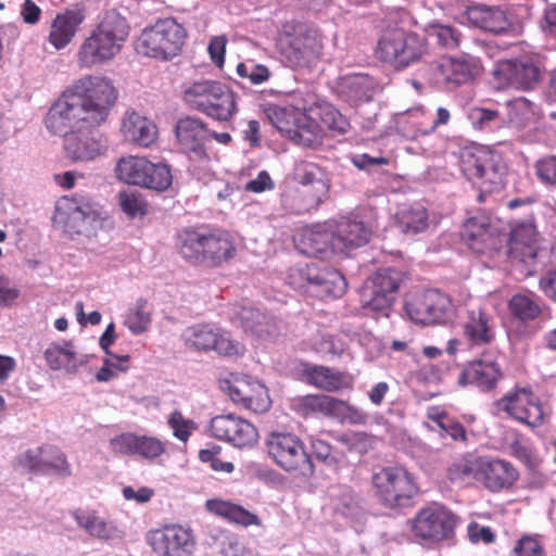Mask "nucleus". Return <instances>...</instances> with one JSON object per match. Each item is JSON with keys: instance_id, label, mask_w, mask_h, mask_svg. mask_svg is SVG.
I'll return each instance as SVG.
<instances>
[{"instance_id": "48", "label": "nucleus", "mask_w": 556, "mask_h": 556, "mask_svg": "<svg viewBox=\"0 0 556 556\" xmlns=\"http://www.w3.org/2000/svg\"><path fill=\"white\" fill-rule=\"evenodd\" d=\"M345 401L325 395H307L302 399V404L307 412L321 414L339 421Z\"/></svg>"}, {"instance_id": "50", "label": "nucleus", "mask_w": 556, "mask_h": 556, "mask_svg": "<svg viewBox=\"0 0 556 556\" xmlns=\"http://www.w3.org/2000/svg\"><path fill=\"white\" fill-rule=\"evenodd\" d=\"M468 118L472 126L480 130H493L505 124L503 112L485 108H471L468 112Z\"/></svg>"}, {"instance_id": "63", "label": "nucleus", "mask_w": 556, "mask_h": 556, "mask_svg": "<svg viewBox=\"0 0 556 556\" xmlns=\"http://www.w3.org/2000/svg\"><path fill=\"white\" fill-rule=\"evenodd\" d=\"M467 532L468 538L472 543L483 542L485 544H490L495 540V534L493 533L491 528L482 527L477 522L469 523Z\"/></svg>"}, {"instance_id": "26", "label": "nucleus", "mask_w": 556, "mask_h": 556, "mask_svg": "<svg viewBox=\"0 0 556 556\" xmlns=\"http://www.w3.org/2000/svg\"><path fill=\"white\" fill-rule=\"evenodd\" d=\"M85 20L86 8L81 3L58 13L51 23L48 36L49 43L56 50L64 49L72 42Z\"/></svg>"}, {"instance_id": "52", "label": "nucleus", "mask_w": 556, "mask_h": 556, "mask_svg": "<svg viewBox=\"0 0 556 556\" xmlns=\"http://www.w3.org/2000/svg\"><path fill=\"white\" fill-rule=\"evenodd\" d=\"M151 323V313L148 309L147 301L139 300L130 308L125 318V325L134 334H140L148 330Z\"/></svg>"}, {"instance_id": "16", "label": "nucleus", "mask_w": 556, "mask_h": 556, "mask_svg": "<svg viewBox=\"0 0 556 556\" xmlns=\"http://www.w3.org/2000/svg\"><path fill=\"white\" fill-rule=\"evenodd\" d=\"M350 127L348 119L331 104L318 101L308 108V121L302 126L300 144L315 148L323 143L327 131L345 134Z\"/></svg>"}, {"instance_id": "22", "label": "nucleus", "mask_w": 556, "mask_h": 556, "mask_svg": "<svg viewBox=\"0 0 556 556\" xmlns=\"http://www.w3.org/2000/svg\"><path fill=\"white\" fill-rule=\"evenodd\" d=\"M503 378V371L494 353H484L480 358L466 363L458 376L462 387L475 386L481 391H492Z\"/></svg>"}, {"instance_id": "53", "label": "nucleus", "mask_w": 556, "mask_h": 556, "mask_svg": "<svg viewBox=\"0 0 556 556\" xmlns=\"http://www.w3.org/2000/svg\"><path fill=\"white\" fill-rule=\"evenodd\" d=\"M122 211L129 217H141L147 214L148 204L142 194L135 190H124L118 193Z\"/></svg>"}, {"instance_id": "61", "label": "nucleus", "mask_w": 556, "mask_h": 556, "mask_svg": "<svg viewBox=\"0 0 556 556\" xmlns=\"http://www.w3.org/2000/svg\"><path fill=\"white\" fill-rule=\"evenodd\" d=\"M296 176L303 185H311L315 181L321 182L318 178V176H321V168L313 163H303L298 166Z\"/></svg>"}, {"instance_id": "55", "label": "nucleus", "mask_w": 556, "mask_h": 556, "mask_svg": "<svg viewBox=\"0 0 556 556\" xmlns=\"http://www.w3.org/2000/svg\"><path fill=\"white\" fill-rule=\"evenodd\" d=\"M236 72L240 78L249 80L252 85L266 83L271 76L267 66L255 63L251 59L239 63Z\"/></svg>"}, {"instance_id": "54", "label": "nucleus", "mask_w": 556, "mask_h": 556, "mask_svg": "<svg viewBox=\"0 0 556 556\" xmlns=\"http://www.w3.org/2000/svg\"><path fill=\"white\" fill-rule=\"evenodd\" d=\"M511 556H545L543 536L540 534H523L515 543Z\"/></svg>"}, {"instance_id": "19", "label": "nucleus", "mask_w": 556, "mask_h": 556, "mask_svg": "<svg viewBox=\"0 0 556 556\" xmlns=\"http://www.w3.org/2000/svg\"><path fill=\"white\" fill-rule=\"evenodd\" d=\"M412 320L420 324L444 323L452 318L455 307L451 299L439 290H427L405 304Z\"/></svg>"}, {"instance_id": "6", "label": "nucleus", "mask_w": 556, "mask_h": 556, "mask_svg": "<svg viewBox=\"0 0 556 556\" xmlns=\"http://www.w3.org/2000/svg\"><path fill=\"white\" fill-rule=\"evenodd\" d=\"M188 33L175 18L157 20L152 26L142 30L135 48L139 54L159 60H172L184 49Z\"/></svg>"}, {"instance_id": "37", "label": "nucleus", "mask_w": 556, "mask_h": 556, "mask_svg": "<svg viewBox=\"0 0 556 556\" xmlns=\"http://www.w3.org/2000/svg\"><path fill=\"white\" fill-rule=\"evenodd\" d=\"M211 97L206 116L220 122H230L238 113V96L227 85L218 81Z\"/></svg>"}, {"instance_id": "28", "label": "nucleus", "mask_w": 556, "mask_h": 556, "mask_svg": "<svg viewBox=\"0 0 556 556\" xmlns=\"http://www.w3.org/2000/svg\"><path fill=\"white\" fill-rule=\"evenodd\" d=\"M519 479L518 469L508 460L483 457L480 483L491 492L511 489Z\"/></svg>"}, {"instance_id": "10", "label": "nucleus", "mask_w": 556, "mask_h": 556, "mask_svg": "<svg viewBox=\"0 0 556 556\" xmlns=\"http://www.w3.org/2000/svg\"><path fill=\"white\" fill-rule=\"evenodd\" d=\"M426 52V45L417 35L401 28L386 30L376 50L377 58L395 70H402L418 61Z\"/></svg>"}, {"instance_id": "41", "label": "nucleus", "mask_w": 556, "mask_h": 556, "mask_svg": "<svg viewBox=\"0 0 556 556\" xmlns=\"http://www.w3.org/2000/svg\"><path fill=\"white\" fill-rule=\"evenodd\" d=\"M394 219L400 230L406 235H416L428 228V212L420 204L401 205Z\"/></svg>"}, {"instance_id": "12", "label": "nucleus", "mask_w": 556, "mask_h": 556, "mask_svg": "<svg viewBox=\"0 0 556 556\" xmlns=\"http://www.w3.org/2000/svg\"><path fill=\"white\" fill-rule=\"evenodd\" d=\"M101 223V207L83 197H63L56 202L53 224L65 232L89 233Z\"/></svg>"}, {"instance_id": "3", "label": "nucleus", "mask_w": 556, "mask_h": 556, "mask_svg": "<svg viewBox=\"0 0 556 556\" xmlns=\"http://www.w3.org/2000/svg\"><path fill=\"white\" fill-rule=\"evenodd\" d=\"M355 217H342L333 231L320 226L305 228L294 237L296 249L308 256L324 258L329 253L348 254L350 250L368 242L374 224Z\"/></svg>"}, {"instance_id": "14", "label": "nucleus", "mask_w": 556, "mask_h": 556, "mask_svg": "<svg viewBox=\"0 0 556 556\" xmlns=\"http://www.w3.org/2000/svg\"><path fill=\"white\" fill-rule=\"evenodd\" d=\"M495 407L516 421L531 428L542 426L548 417V410L531 388H515L496 401Z\"/></svg>"}, {"instance_id": "24", "label": "nucleus", "mask_w": 556, "mask_h": 556, "mask_svg": "<svg viewBox=\"0 0 556 556\" xmlns=\"http://www.w3.org/2000/svg\"><path fill=\"white\" fill-rule=\"evenodd\" d=\"M110 448L116 455L139 456L147 460H154L165 453L166 445L155 437L124 432L110 440Z\"/></svg>"}, {"instance_id": "33", "label": "nucleus", "mask_w": 556, "mask_h": 556, "mask_svg": "<svg viewBox=\"0 0 556 556\" xmlns=\"http://www.w3.org/2000/svg\"><path fill=\"white\" fill-rule=\"evenodd\" d=\"M464 337L472 346L490 344L496 334V323L482 309L470 311L463 325Z\"/></svg>"}, {"instance_id": "25", "label": "nucleus", "mask_w": 556, "mask_h": 556, "mask_svg": "<svg viewBox=\"0 0 556 556\" xmlns=\"http://www.w3.org/2000/svg\"><path fill=\"white\" fill-rule=\"evenodd\" d=\"M206 126L199 118H181L176 125L177 140L192 163L207 165L211 161L204 142Z\"/></svg>"}, {"instance_id": "38", "label": "nucleus", "mask_w": 556, "mask_h": 556, "mask_svg": "<svg viewBox=\"0 0 556 556\" xmlns=\"http://www.w3.org/2000/svg\"><path fill=\"white\" fill-rule=\"evenodd\" d=\"M205 508L213 515H216L229 523L241 527L261 526L260 518L236 503L220 498L207 500Z\"/></svg>"}, {"instance_id": "56", "label": "nucleus", "mask_w": 556, "mask_h": 556, "mask_svg": "<svg viewBox=\"0 0 556 556\" xmlns=\"http://www.w3.org/2000/svg\"><path fill=\"white\" fill-rule=\"evenodd\" d=\"M168 426L173 430L175 438L182 442H187L192 432L197 429L193 420L182 416L178 410L170 414L168 418Z\"/></svg>"}, {"instance_id": "7", "label": "nucleus", "mask_w": 556, "mask_h": 556, "mask_svg": "<svg viewBox=\"0 0 556 556\" xmlns=\"http://www.w3.org/2000/svg\"><path fill=\"white\" fill-rule=\"evenodd\" d=\"M458 517L440 503H430L417 511L409 521L412 539L424 546L433 547L455 534Z\"/></svg>"}, {"instance_id": "42", "label": "nucleus", "mask_w": 556, "mask_h": 556, "mask_svg": "<svg viewBox=\"0 0 556 556\" xmlns=\"http://www.w3.org/2000/svg\"><path fill=\"white\" fill-rule=\"evenodd\" d=\"M218 81L202 79L187 84L182 90L184 102L192 110L206 115L211 97Z\"/></svg>"}, {"instance_id": "29", "label": "nucleus", "mask_w": 556, "mask_h": 556, "mask_svg": "<svg viewBox=\"0 0 556 556\" xmlns=\"http://www.w3.org/2000/svg\"><path fill=\"white\" fill-rule=\"evenodd\" d=\"M302 376L308 384L327 392L349 390L354 386V377L351 374L321 365L305 364Z\"/></svg>"}, {"instance_id": "18", "label": "nucleus", "mask_w": 556, "mask_h": 556, "mask_svg": "<svg viewBox=\"0 0 556 556\" xmlns=\"http://www.w3.org/2000/svg\"><path fill=\"white\" fill-rule=\"evenodd\" d=\"M147 542L159 556H191L195 538L191 529L167 525L148 532Z\"/></svg>"}, {"instance_id": "1", "label": "nucleus", "mask_w": 556, "mask_h": 556, "mask_svg": "<svg viewBox=\"0 0 556 556\" xmlns=\"http://www.w3.org/2000/svg\"><path fill=\"white\" fill-rule=\"evenodd\" d=\"M117 99L113 83L100 75L75 80L50 108L45 123L50 132L62 136L72 161H92L104 154L105 143L93 129L104 123Z\"/></svg>"}, {"instance_id": "40", "label": "nucleus", "mask_w": 556, "mask_h": 556, "mask_svg": "<svg viewBox=\"0 0 556 556\" xmlns=\"http://www.w3.org/2000/svg\"><path fill=\"white\" fill-rule=\"evenodd\" d=\"M233 321L240 324L244 332L263 340L273 337L276 330V325L253 307H242L236 312Z\"/></svg>"}, {"instance_id": "35", "label": "nucleus", "mask_w": 556, "mask_h": 556, "mask_svg": "<svg viewBox=\"0 0 556 556\" xmlns=\"http://www.w3.org/2000/svg\"><path fill=\"white\" fill-rule=\"evenodd\" d=\"M469 24L484 31L503 33L510 26L505 11L500 8L475 5L466 11Z\"/></svg>"}, {"instance_id": "9", "label": "nucleus", "mask_w": 556, "mask_h": 556, "mask_svg": "<svg viewBox=\"0 0 556 556\" xmlns=\"http://www.w3.org/2000/svg\"><path fill=\"white\" fill-rule=\"evenodd\" d=\"M268 456L282 470L296 475L313 473L314 466L304 442L291 432H270L265 442Z\"/></svg>"}, {"instance_id": "32", "label": "nucleus", "mask_w": 556, "mask_h": 556, "mask_svg": "<svg viewBox=\"0 0 556 556\" xmlns=\"http://www.w3.org/2000/svg\"><path fill=\"white\" fill-rule=\"evenodd\" d=\"M121 131L125 140L143 148L150 147L157 139L155 123L135 111L125 114Z\"/></svg>"}, {"instance_id": "23", "label": "nucleus", "mask_w": 556, "mask_h": 556, "mask_svg": "<svg viewBox=\"0 0 556 556\" xmlns=\"http://www.w3.org/2000/svg\"><path fill=\"white\" fill-rule=\"evenodd\" d=\"M323 36L318 30L309 29L291 38L282 48V54L293 67H306L315 64L323 55Z\"/></svg>"}, {"instance_id": "46", "label": "nucleus", "mask_w": 556, "mask_h": 556, "mask_svg": "<svg viewBox=\"0 0 556 556\" xmlns=\"http://www.w3.org/2000/svg\"><path fill=\"white\" fill-rule=\"evenodd\" d=\"M483 457L466 456L456 459L448 468V478L455 482H480Z\"/></svg>"}, {"instance_id": "43", "label": "nucleus", "mask_w": 556, "mask_h": 556, "mask_svg": "<svg viewBox=\"0 0 556 556\" xmlns=\"http://www.w3.org/2000/svg\"><path fill=\"white\" fill-rule=\"evenodd\" d=\"M204 236L192 229H184L178 233V252L187 262L204 265Z\"/></svg>"}, {"instance_id": "58", "label": "nucleus", "mask_w": 556, "mask_h": 556, "mask_svg": "<svg viewBox=\"0 0 556 556\" xmlns=\"http://www.w3.org/2000/svg\"><path fill=\"white\" fill-rule=\"evenodd\" d=\"M219 446L212 448L201 450L199 452V458L202 463L208 464L214 471H224L230 473L233 471L235 466L230 462H224L219 458L220 453Z\"/></svg>"}, {"instance_id": "8", "label": "nucleus", "mask_w": 556, "mask_h": 556, "mask_svg": "<svg viewBox=\"0 0 556 556\" xmlns=\"http://www.w3.org/2000/svg\"><path fill=\"white\" fill-rule=\"evenodd\" d=\"M116 178L127 185L164 191L172 185V172L163 162H152L146 156H122L115 166Z\"/></svg>"}, {"instance_id": "11", "label": "nucleus", "mask_w": 556, "mask_h": 556, "mask_svg": "<svg viewBox=\"0 0 556 556\" xmlns=\"http://www.w3.org/2000/svg\"><path fill=\"white\" fill-rule=\"evenodd\" d=\"M371 482L375 495L390 507L401 506L419 493L415 477L401 466L378 469Z\"/></svg>"}, {"instance_id": "5", "label": "nucleus", "mask_w": 556, "mask_h": 556, "mask_svg": "<svg viewBox=\"0 0 556 556\" xmlns=\"http://www.w3.org/2000/svg\"><path fill=\"white\" fill-rule=\"evenodd\" d=\"M460 166L464 175L479 189V201H484V194L500 190L506 164L502 154L494 148L472 144L462 150Z\"/></svg>"}, {"instance_id": "2", "label": "nucleus", "mask_w": 556, "mask_h": 556, "mask_svg": "<svg viewBox=\"0 0 556 556\" xmlns=\"http://www.w3.org/2000/svg\"><path fill=\"white\" fill-rule=\"evenodd\" d=\"M536 228L531 222L507 224L500 218L478 215L467 219L462 239L488 266L506 261L528 263L538 254Z\"/></svg>"}, {"instance_id": "47", "label": "nucleus", "mask_w": 556, "mask_h": 556, "mask_svg": "<svg viewBox=\"0 0 556 556\" xmlns=\"http://www.w3.org/2000/svg\"><path fill=\"white\" fill-rule=\"evenodd\" d=\"M508 308L521 321L535 320L542 314L541 303L534 294H515L508 302Z\"/></svg>"}, {"instance_id": "60", "label": "nucleus", "mask_w": 556, "mask_h": 556, "mask_svg": "<svg viewBox=\"0 0 556 556\" xmlns=\"http://www.w3.org/2000/svg\"><path fill=\"white\" fill-rule=\"evenodd\" d=\"M226 46L227 37L225 35H220L213 37L207 47L212 62L219 68L223 67L225 63Z\"/></svg>"}, {"instance_id": "27", "label": "nucleus", "mask_w": 556, "mask_h": 556, "mask_svg": "<svg viewBox=\"0 0 556 556\" xmlns=\"http://www.w3.org/2000/svg\"><path fill=\"white\" fill-rule=\"evenodd\" d=\"M18 466L29 472L70 475V466L64 454L54 446H43L37 452H27L18 459Z\"/></svg>"}, {"instance_id": "62", "label": "nucleus", "mask_w": 556, "mask_h": 556, "mask_svg": "<svg viewBox=\"0 0 556 556\" xmlns=\"http://www.w3.org/2000/svg\"><path fill=\"white\" fill-rule=\"evenodd\" d=\"M367 418L368 417L365 412L353 405H350L348 402H344L339 422L351 425H364L366 424Z\"/></svg>"}, {"instance_id": "49", "label": "nucleus", "mask_w": 556, "mask_h": 556, "mask_svg": "<svg viewBox=\"0 0 556 556\" xmlns=\"http://www.w3.org/2000/svg\"><path fill=\"white\" fill-rule=\"evenodd\" d=\"M505 124H511L516 127H523L535 119V106L526 98H516L508 101L505 106Z\"/></svg>"}, {"instance_id": "39", "label": "nucleus", "mask_w": 556, "mask_h": 556, "mask_svg": "<svg viewBox=\"0 0 556 556\" xmlns=\"http://www.w3.org/2000/svg\"><path fill=\"white\" fill-rule=\"evenodd\" d=\"M397 125L403 136L408 139H417L434 131L433 117L422 106L406 111L401 115Z\"/></svg>"}, {"instance_id": "34", "label": "nucleus", "mask_w": 556, "mask_h": 556, "mask_svg": "<svg viewBox=\"0 0 556 556\" xmlns=\"http://www.w3.org/2000/svg\"><path fill=\"white\" fill-rule=\"evenodd\" d=\"M269 118L279 131L286 132L300 144L302 126H306L308 121V108L301 110L293 105L275 106L269 111Z\"/></svg>"}, {"instance_id": "20", "label": "nucleus", "mask_w": 556, "mask_h": 556, "mask_svg": "<svg viewBox=\"0 0 556 556\" xmlns=\"http://www.w3.org/2000/svg\"><path fill=\"white\" fill-rule=\"evenodd\" d=\"M210 430L214 438L241 450L254 447L260 439L257 428L235 414L215 416L210 422Z\"/></svg>"}, {"instance_id": "51", "label": "nucleus", "mask_w": 556, "mask_h": 556, "mask_svg": "<svg viewBox=\"0 0 556 556\" xmlns=\"http://www.w3.org/2000/svg\"><path fill=\"white\" fill-rule=\"evenodd\" d=\"M427 417L452 439L462 441L466 439V431L463 425L452 419L441 407H429Z\"/></svg>"}, {"instance_id": "45", "label": "nucleus", "mask_w": 556, "mask_h": 556, "mask_svg": "<svg viewBox=\"0 0 556 556\" xmlns=\"http://www.w3.org/2000/svg\"><path fill=\"white\" fill-rule=\"evenodd\" d=\"M45 358L52 370L74 371L77 367L76 352L71 342L50 344L45 351Z\"/></svg>"}, {"instance_id": "13", "label": "nucleus", "mask_w": 556, "mask_h": 556, "mask_svg": "<svg viewBox=\"0 0 556 556\" xmlns=\"http://www.w3.org/2000/svg\"><path fill=\"white\" fill-rule=\"evenodd\" d=\"M401 282L402 275L399 270L384 268L376 271L366 281L362 292L364 308L375 318L389 317Z\"/></svg>"}, {"instance_id": "57", "label": "nucleus", "mask_w": 556, "mask_h": 556, "mask_svg": "<svg viewBox=\"0 0 556 556\" xmlns=\"http://www.w3.org/2000/svg\"><path fill=\"white\" fill-rule=\"evenodd\" d=\"M429 35L435 37L438 43L447 49L457 48L460 42L459 31L446 25H432Z\"/></svg>"}, {"instance_id": "15", "label": "nucleus", "mask_w": 556, "mask_h": 556, "mask_svg": "<svg viewBox=\"0 0 556 556\" xmlns=\"http://www.w3.org/2000/svg\"><path fill=\"white\" fill-rule=\"evenodd\" d=\"M219 388L235 404L255 414H264L271 406L268 389L253 377L229 374L219 379Z\"/></svg>"}, {"instance_id": "30", "label": "nucleus", "mask_w": 556, "mask_h": 556, "mask_svg": "<svg viewBox=\"0 0 556 556\" xmlns=\"http://www.w3.org/2000/svg\"><path fill=\"white\" fill-rule=\"evenodd\" d=\"M306 281L316 288L320 298H340L346 291L344 276L333 268L321 269L318 263H311L306 266Z\"/></svg>"}, {"instance_id": "4", "label": "nucleus", "mask_w": 556, "mask_h": 556, "mask_svg": "<svg viewBox=\"0 0 556 556\" xmlns=\"http://www.w3.org/2000/svg\"><path fill=\"white\" fill-rule=\"evenodd\" d=\"M128 35L126 18L115 10L105 12L77 51L79 67L91 68L112 61L122 51Z\"/></svg>"}, {"instance_id": "31", "label": "nucleus", "mask_w": 556, "mask_h": 556, "mask_svg": "<svg viewBox=\"0 0 556 556\" xmlns=\"http://www.w3.org/2000/svg\"><path fill=\"white\" fill-rule=\"evenodd\" d=\"M482 71L480 61L471 55L442 59L439 72L446 83L464 85L475 80Z\"/></svg>"}, {"instance_id": "44", "label": "nucleus", "mask_w": 556, "mask_h": 556, "mask_svg": "<svg viewBox=\"0 0 556 556\" xmlns=\"http://www.w3.org/2000/svg\"><path fill=\"white\" fill-rule=\"evenodd\" d=\"M75 519L91 536L111 540L121 536L119 530L112 523L99 517L96 511L78 510L75 513Z\"/></svg>"}, {"instance_id": "17", "label": "nucleus", "mask_w": 556, "mask_h": 556, "mask_svg": "<svg viewBox=\"0 0 556 556\" xmlns=\"http://www.w3.org/2000/svg\"><path fill=\"white\" fill-rule=\"evenodd\" d=\"M540 75L538 55H525L517 61H498L493 70V85L497 89L506 87L529 89L539 81Z\"/></svg>"}, {"instance_id": "36", "label": "nucleus", "mask_w": 556, "mask_h": 556, "mask_svg": "<svg viewBox=\"0 0 556 556\" xmlns=\"http://www.w3.org/2000/svg\"><path fill=\"white\" fill-rule=\"evenodd\" d=\"M236 254V245L230 233L216 231L204 236V265L219 266Z\"/></svg>"}, {"instance_id": "21", "label": "nucleus", "mask_w": 556, "mask_h": 556, "mask_svg": "<svg viewBox=\"0 0 556 556\" xmlns=\"http://www.w3.org/2000/svg\"><path fill=\"white\" fill-rule=\"evenodd\" d=\"M184 338L186 344L199 351L214 350L224 356L243 354V345L230 340L228 333L213 325H198L188 328Z\"/></svg>"}, {"instance_id": "59", "label": "nucleus", "mask_w": 556, "mask_h": 556, "mask_svg": "<svg viewBox=\"0 0 556 556\" xmlns=\"http://www.w3.org/2000/svg\"><path fill=\"white\" fill-rule=\"evenodd\" d=\"M538 178L545 185L556 184V157L545 156L535 163Z\"/></svg>"}, {"instance_id": "64", "label": "nucleus", "mask_w": 556, "mask_h": 556, "mask_svg": "<svg viewBox=\"0 0 556 556\" xmlns=\"http://www.w3.org/2000/svg\"><path fill=\"white\" fill-rule=\"evenodd\" d=\"M313 349L323 354H340L343 351V344L333 337H323L320 341L315 342Z\"/></svg>"}]
</instances>
